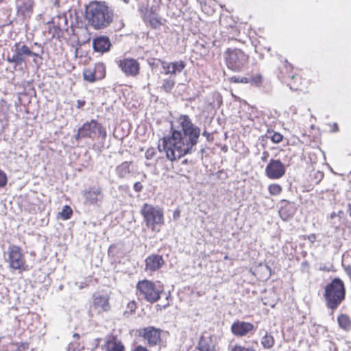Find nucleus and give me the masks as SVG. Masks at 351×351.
Masks as SVG:
<instances>
[{
    "instance_id": "obj_1",
    "label": "nucleus",
    "mask_w": 351,
    "mask_h": 351,
    "mask_svg": "<svg viewBox=\"0 0 351 351\" xmlns=\"http://www.w3.org/2000/svg\"><path fill=\"white\" fill-rule=\"evenodd\" d=\"M177 122L178 129L171 127V134L164 136L161 139L162 145H158L159 150L161 151L162 146L167 158L171 161L193 153L201 134L200 128L192 122L188 115H180Z\"/></svg>"
},
{
    "instance_id": "obj_2",
    "label": "nucleus",
    "mask_w": 351,
    "mask_h": 351,
    "mask_svg": "<svg viewBox=\"0 0 351 351\" xmlns=\"http://www.w3.org/2000/svg\"><path fill=\"white\" fill-rule=\"evenodd\" d=\"M85 16L95 29H103L112 23L114 12L105 1H91L86 7Z\"/></svg>"
},
{
    "instance_id": "obj_3",
    "label": "nucleus",
    "mask_w": 351,
    "mask_h": 351,
    "mask_svg": "<svg viewBox=\"0 0 351 351\" xmlns=\"http://www.w3.org/2000/svg\"><path fill=\"white\" fill-rule=\"evenodd\" d=\"M346 289L343 282L339 278H335L325 287L324 298L327 306L336 309L345 299Z\"/></svg>"
},
{
    "instance_id": "obj_4",
    "label": "nucleus",
    "mask_w": 351,
    "mask_h": 351,
    "mask_svg": "<svg viewBox=\"0 0 351 351\" xmlns=\"http://www.w3.org/2000/svg\"><path fill=\"white\" fill-rule=\"evenodd\" d=\"M98 137L105 139L106 132L101 124L94 119L85 122L73 136V138L77 142L82 138H88L95 140Z\"/></svg>"
},
{
    "instance_id": "obj_5",
    "label": "nucleus",
    "mask_w": 351,
    "mask_h": 351,
    "mask_svg": "<svg viewBox=\"0 0 351 351\" xmlns=\"http://www.w3.org/2000/svg\"><path fill=\"white\" fill-rule=\"evenodd\" d=\"M141 214L147 228L154 230L157 226L164 223V213L159 206L145 203L143 205Z\"/></svg>"
},
{
    "instance_id": "obj_6",
    "label": "nucleus",
    "mask_w": 351,
    "mask_h": 351,
    "mask_svg": "<svg viewBox=\"0 0 351 351\" xmlns=\"http://www.w3.org/2000/svg\"><path fill=\"white\" fill-rule=\"evenodd\" d=\"M225 58L228 68L234 71H241L248 62V56L239 49H228Z\"/></svg>"
},
{
    "instance_id": "obj_7",
    "label": "nucleus",
    "mask_w": 351,
    "mask_h": 351,
    "mask_svg": "<svg viewBox=\"0 0 351 351\" xmlns=\"http://www.w3.org/2000/svg\"><path fill=\"white\" fill-rule=\"evenodd\" d=\"M137 295L150 303L157 302L160 298L162 290L156 288V285L149 280H143L136 285Z\"/></svg>"
},
{
    "instance_id": "obj_8",
    "label": "nucleus",
    "mask_w": 351,
    "mask_h": 351,
    "mask_svg": "<svg viewBox=\"0 0 351 351\" xmlns=\"http://www.w3.org/2000/svg\"><path fill=\"white\" fill-rule=\"evenodd\" d=\"M84 204L99 206L104 199V193L101 186H94L85 189L82 191Z\"/></svg>"
},
{
    "instance_id": "obj_9",
    "label": "nucleus",
    "mask_w": 351,
    "mask_h": 351,
    "mask_svg": "<svg viewBox=\"0 0 351 351\" xmlns=\"http://www.w3.org/2000/svg\"><path fill=\"white\" fill-rule=\"evenodd\" d=\"M28 47L21 42L16 43L11 48L12 56L8 55L6 60L9 63H14L15 66L21 65L25 62L27 56Z\"/></svg>"
},
{
    "instance_id": "obj_10",
    "label": "nucleus",
    "mask_w": 351,
    "mask_h": 351,
    "mask_svg": "<svg viewBox=\"0 0 351 351\" xmlns=\"http://www.w3.org/2000/svg\"><path fill=\"white\" fill-rule=\"evenodd\" d=\"M285 166L280 160H270L265 168V175L273 180L281 178L285 176Z\"/></svg>"
},
{
    "instance_id": "obj_11",
    "label": "nucleus",
    "mask_w": 351,
    "mask_h": 351,
    "mask_svg": "<svg viewBox=\"0 0 351 351\" xmlns=\"http://www.w3.org/2000/svg\"><path fill=\"white\" fill-rule=\"evenodd\" d=\"M160 329L148 326L139 330L138 335L143 338L149 346H154L160 341Z\"/></svg>"
},
{
    "instance_id": "obj_12",
    "label": "nucleus",
    "mask_w": 351,
    "mask_h": 351,
    "mask_svg": "<svg viewBox=\"0 0 351 351\" xmlns=\"http://www.w3.org/2000/svg\"><path fill=\"white\" fill-rule=\"evenodd\" d=\"M8 261L10 266L14 269H22L25 265V259L19 247L11 245L8 247Z\"/></svg>"
},
{
    "instance_id": "obj_13",
    "label": "nucleus",
    "mask_w": 351,
    "mask_h": 351,
    "mask_svg": "<svg viewBox=\"0 0 351 351\" xmlns=\"http://www.w3.org/2000/svg\"><path fill=\"white\" fill-rule=\"evenodd\" d=\"M254 324L250 322L237 320L231 326V332L236 337H244L255 331Z\"/></svg>"
},
{
    "instance_id": "obj_14",
    "label": "nucleus",
    "mask_w": 351,
    "mask_h": 351,
    "mask_svg": "<svg viewBox=\"0 0 351 351\" xmlns=\"http://www.w3.org/2000/svg\"><path fill=\"white\" fill-rule=\"evenodd\" d=\"M93 307L98 313L107 312L110 309L109 296L107 293H95L93 296Z\"/></svg>"
},
{
    "instance_id": "obj_15",
    "label": "nucleus",
    "mask_w": 351,
    "mask_h": 351,
    "mask_svg": "<svg viewBox=\"0 0 351 351\" xmlns=\"http://www.w3.org/2000/svg\"><path fill=\"white\" fill-rule=\"evenodd\" d=\"M33 5L32 0H19L16 3L17 15L23 21L30 19L33 12Z\"/></svg>"
},
{
    "instance_id": "obj_16",
    "label": "nucleus",
    "mask_w": 351,
    "mask_h": 351,
    "mask_svg": "<svg viewBox=\"0 0 351 351\" xmlns=\"http://www.w3.org/2000/svg\"><path fill=\"white\" fill-rule=\"evenodd\" d=\"M119 67L126 75H136L138 73L139 64L134 59H124L120 61Z\"/></svg>"
},
{
    "instance_id": "obj_17",
    "label": "nucleus",
    "mask_w": 351,
    "mask_h": 351,
    "mask_svg": "<svg viewBox=\"0 0 351 351\" xmlns=\"http://www.w3.org/2000/svg\"><path fill=\"white\" fill-rule=\"evenodd\" d=\"M165 261L162 256L158 254H152L145 259V270L155 271L160 269L164 265Z\"/></svg>"
},
{
    "instance_id": "obj_18",
    "label": "nucleus",
    "mask_w": 351,
    "mask_h": 351,
    "mask_svg": "<svg viewBox=\"0 0 351 351\" xmlns=\"http://www.w3.org/2000/svg\"><path fill=\"white\" fill-rule=\"evenodd\" d=\"M93 47L95 51L105 53L110 50L111 42L106 36H99L93 40Z\"/></svg>"
},
{
    "instance_id": "obj_19",
    "label": "nucleus",
    "mask_w": 351,
    "mask_h": 351,
    "mask_svg": "<svg viewBox=\"0 0 351 351\" xmlns=\"http://www.w3.org/2000/svg\"><path fill=\"white\" fill-rule=\"evenodd\" d=\"M197 348L200 351H215V343L211 336L204 334L199 339Z\"/></svg>"
},
{
    "instance_id": "obj_20",
    "label": "nucleus",
    "mask_w": 351,
    "mask_h": 351,
    "mask_svg": "<svg viewBox=\"0 0 351 351\" xmlns=\"http://www.w3.org/2000/svg\"><path fill=\"white\" fill-rule=\"evenodd\" d=\"M130 165V162L125 161L117 166L116 169L117 176L121 178H124L128 176L131 172Z\"/></svg>"
},
{
    "instance_id": "obj_21",
    "label": "nucleus",
    "mask_w": 351,
    "mask_h": 351,
    "mask_svg": "<svg viewBox=\"0 0 351 351\" xmlns=\"http://www.w3.org/2000/svg\"><path fill=\"white\" fill-rule=\"evenodd\" d=\"M176 84L175 80L173 77L170 76L162 80V84L160 88L167 93H170Z\"/></svg>"
},
{
    "instance_id": "obj_22",
    "label": "nucleus",
    "mask_w": 351,
    "mask_h": 351,
    "mask_svg": "<svg viewBox=\"0 0 351 351\" xmlns=\"http://www.w3.org/2000/svg\"><path fill=\"white\" fill-rule=\"evenodd\" d=\"M274 343L275 341L274 337L266 332L261 339V345L265 349H269L274 346Z\"/></svg>"
},
{
    "instance_id": "obj_23",
    "label": "nucleus",
    "mask_w": 351,
    "mask_h": 351,
    "mask_svg": "<svg viewBox=\"0 0 351 351\" xmlns=\"http://www.w3.org/2000/svg\"><path fill=\"white\" fill-rule=\"evenodd\" d=\"M171 72L173 76L176 75L177 74L180 73L182 70L186 67V62L183 60H178L175 62H171Z\"/></svg>"
},
{
    "instance_id": "obj_24",
    "label": "nucleus",
    "mask_w": 351,
    "mask_h": 351,
    "mask_svg": "<svg viewBox=\"0 0 351 351\" xmlns=\"http://www.w3.org/2000/svg\"><path fill=\"white\" fill-rule=\"evenodd\" d=\"M338 323L341 328L344 330L350 329L351 326V322L349 317L346 315H341L338 317Z\"/></svg>"
},
{
    "instance_id": "obj_25",
    "label": "nucleus",
    "mask_w": 351,
    "mask_h": 351,
    "mask_svg": "<svg viewBox=\"0 0 351 351\" xmlns=\"http://www.w3.org/2000/svg\"><path fill=\"white\" fill-rule=\"evenodd\" d=\"M266 137L269 138L274 143H279L283 139V136L280 133L270 130L267 131Z\"/></svg>"
},
{
    "instance_id": "obj_26",
    "label": "nucleus",
    "mask_w": 351,
    "mask_h": 351,
    "mask_svg": "<svg viewBox=\"0 0 351 351\" xmlns=\"http://www.w3.org/2000/svg\"><path fill=\"white\" fill-rule=\"evenodd\" d=\"M106 351H125L124 346L119 341L109 343Z\"/></svg>"
},
{
    "instance_id": "obj_27",
    "label": "nucleus",
    "mask_w": 351,
    "mask_h": 351,
    "mask_svg": "<svg viewBox=\"0 0 351 351\" xmlns=\"http://www.w3.org/2000/svg\"><path fill=\"white\" fill-rule=\"evenodd\" d=\"M268 190L271 195H278L282 191V187L278 184H271L269 186Z\"/></svg>"
},
{
    "instance_id": "obj_28",
    "label": "nucleus",
    "mask_w": 351,
    "mask_h": 351,
    "mask_svg": "<svg viewBox=\"0 0 351 351\" xmlns=\"http://www.w3.org/2000/svg\"><path fill=\"white\" fill-rule=\"evenodd\" d=\"M171 62H168L167 61H161V66L164 70V73L165 75H170V76L173 77V74L171 72Z\"/></svg>"
},
{
    "instance_id": "obj_29",
    "label": "nucleus",
    "mask_w": 351,
    "mask_h": 351,
    "mask_svg": "<svg viewBox=\"0 0 351 351\" xmlns=\"http://www.w3.org/2000/svg\"><path fill=\"white\" fill-rule=\"evenodd\" d=\"M60 214L63 219H69L72 215V210L69 206H64Z\"/></svg>"
},
{
    "instance_id": "obj_30",
    "label": "nucleus",
    "mask_w": 351,
    "mask_h": 351,
    "mask_svg": "<svg viewBox=\"0 0 351 351\" xmlns=\"http://www.w3.org/2000/svg\"><path fill=\"white\" fill-rule=\"evenodd\" d=\"M83 76L85 80L90 82H94L96 80L95 73L89 70L84 71Z\"/></svg>"
},
{
    "instance_id": "obj_31",
    "label": "nucleus",
    "mask_w": 351,
    "mask_h": 351,
    "mask_svg": "<svg viewBox=\"0 0 351 351\" xmlns=\"http://www.w3.org/2000/svg\"><path fill=\"white\" fill-rule=\"evenodd\" d=\"M230 351H256L254 348L251 346L245 347L241 345L233 346Z\"/></svg>"
},
{
    "instance_id": "obj_32",
    "label": "nucleus",
    "mask_w": 351,
    "mask_h": 351,
    "mask_svg": "<svg viewBox=\"0 0 351 351\" xmlns=\"http://www.w3.org/2000/svg\"><path fill=\"white\" fill-rule=\"evenodd\" d=\"M248 80H250L249 84H254L256 85H260L262 83L263 77L261 74H257L254 76H250V77H248Z\"/></svg>"
},
{
    "instance_id": "obj_33",
    "label": "nucleus",
    "mask_w": 351,
    "mask_h": 351,
    "mask_svg": "<svg viewBox=\"0 0 351 351\" xmlns=\"http://www.w3.org/2000/svg\"><path fill=\"white\" fill-rule=\"evenodd\" d=\"M250 80L247 77H236L233 76L230 78V82L234 83H243V84H248L250 83Z\"/></svg>"
},
{
    "instance_id": "obj_34",
    "label": "nucleus",
    "mask_w": 351,
    "mask_h": 351,
    "mask_svg": "<svg viewBox=\"0 0 351 351\" xmlns=\"http://www.w3.org/2000/svg\"><path fill=\"white\" fill-rule=\"evenodd\" d=\"M82 347L76 341L71 342L67 348V351H82Z\"/></svg>"
},
{
    "instance_id": "obj_35",
    "label": "nucleus",
    "mask_w": 351,
    "mask_h": 351,
    "mask_svg": "<svg viewBox=\"0 0 351 351\" xmlns=\"http://www.w3.org/2000/svg\"><path fill=\"white\" fill-rule=\"evenodd\" d=\"M324 178V173L322 171H316L314 172L312 178L313 182L315 184H319Z\"/></svg>"
},
{
    "instance_id": "obj_36",
    "label": "nucleus",
    "mask_w": 351,
    "mask_h": 351,
    "mask_svg": "<svg viewBox=\"0 0 351 351\" xmlns=\"http://www.w3.org/2000/svg\"><path fill=\"white\" fill-rule=\"evenodd\" d=\"M7 183L6 174L0 170V188L3 187Z\"/></svg>"
},
{
    "instance_id": "obj_37",
    "label": "nucleus",
    "mask_w": 351,
    "mask_h": 351,
    "mask_svg": "<svg viewBox=\"0 0 351 351\" xmlns=\"http://www.w3.org/2000/svg\"><path fill=\"white\" fill-rule=\"evenodd\" d=\"M279 215L283 220H287L289 217V215L287 214L286 209L283 208L279 210Z\"/></svg>"
},
{
    "instance_id": "obj_38",
    "label": "nucleus",
    "mask_w": 351,
    "mask_h": 351,
    "mask_svg": "<svg viewBox=\"0 0 351 351\" xmlns=\"http://www.w3.org/2000/svg\"><path fill=\"white\" fill-rule=\"evenodd\" d=\"M343 267L346 274L351 278V265L343 264Z\"/></svg>"
},
{
    "instance_id": "obj_39",
    "label": "nucleus",
    "mask_w": 351,
    "mask_h": 351,
    "mask_svg": "<svg viewBox=\"0 0 351 351\" xmlns=\"http://www.w3.org/2000/svg\"><path fill=\"white\" fill-rule=\"evenodd\" d=\"M142 189H143V185L141 184V182H138L134 184V189L135 191L140 192V191H141Z\"/></svg>"
},
{
    "instance_id": "obj_40",
    "label": "nucleus",
    "mask_w": 351,
    "mask_h": 351,
    "mask_svg": "<svg viewBox=\"0 0 351 351\" xmlns=\"http://www.w3.org/2000/svg\"><path fill=\"white\" fill-rule=\"evenodd\" d=\"M27 56L38 57L40 59H42V57L39 54L32 51L29 47H28V51H27Z\"/></svg>"
},
{
    "instance_id": "obj_41",
    "label": "nucleus",
    "mask_w": 351,
    "mask_h": 351,
    "mask_svg": "<svg viewBox=\"0 0 351 351\" xmlns=\"http://www.w3.org/2000/svg\"><path fill=\"white\" fill-rule=\"evenodd\" d=\"M284 66H285V69L287 70V72H289L293 69V66L291 64H289L287 60H285L284 63Z\"/></svg>"
},
{
    "instance_id": "obj_42",
    "label": "nucleus",
    "mask_w": 351,
    "mask_h": 351,
    "mask_svg": "<svg viewBox=\"0 0 351 351\" xmlns=\"http://www.w3.org/2000/svg\"><path fill=\"white\" fill-rule=\"evenodd\" d=\"M85 101L84 100H77L76 107L79 109L82 108L85 105Z\"/></svg>"
},
{
    "instance_id": "obj_43",
    "label": "nucleus",
    "mask_w": 351,
    "mask_h": 351,
    "mask_svg": "<svg viewBox=\"0 0 351 351\" xmlns=\"http://www.w3.org/2000/svg\"><path fill=\"white\" fill-rule=\"evenodd\" d=\"M202 136H205L208 141H210L211 134L206 130L202 132Z\"/></svg>"
},
{
    "instance_id": "obj_44",
    "label": "nucleus",
    "mask_w": 351,
    "mask_h": 351,
    "mask_svg": "<svg viewBox=\"0 0 351 351\" xmlns=\"http://www.w3.org/2000/svg\"><path fill=\"white\" fill-rule=\"evenodd\" d=\"M133 351H148V350L142 346H138Z\"/></svg>"
},
{
    "instance_id": "obj_45",
    "label": "nucleus",
    "mask_w": 351,
    "mask_h": 351,
    "mask_svg": "<svg viewBox=\"0 0 351 351\" xmlns=\"http://www.w3.org/2000/svg\"><path fill=\"white\" fill-rule=\"evenodd\" d=\"M269 157V153L267 151L263 152L261 160L263 161H266Z\"/></svg>"
},
{
    "instance_id": "obj_46",
    "label": "nucleus",
    "mask_w": 351,
    "mask_h": 351,
    "mask_svg": "<svg viewBox=\"0 0 351 351\" xmlns=\"http://www.w3.org/2000/svg\"><path fill=\"white\" fill-rule=\"evenodd\" d=\"M26 348H27V344H26V345L23 344V345H21V346H19V347L17 348L16 351H23V350H25V349H26Z\"/></svg>"
},
{
    "instance_id": "obj_47",
    "label": "nucleus",
    "mask_w": 351,
    "mask_h": 351,
    "mask_svg": "<svg viewBox=\"0 0 351 351\" xmlns=\"http://www.w3.org/2000/svg\"><path fill=\"white\" fill-rule=\"evenodd\" d=\"M153 154H154L153 152H150L149 150H147L145 154L146 158L147 159L152 158Z\"/></svg>"
},
{
    "instance_id": "obj_48",
    "label": "nucleus",
    "mask_w": 351,
    "mask_h": 351,
    "mask_svg": "<svg viewBox=\"0 0 351 351\" xmlns=\"http://www.w3.org/2000/svg\"><path fill=\"white\" fill-rule=\"evenodd\" d=\"M301 265L302 268H308L309 267V264L306 261H303Z\"/></svg>"
},
{
    "instance_id": "obj_49",
    "label": "nucleus",
    "mask_w": 351,
    "mask_h": 351,
    "mask_svg": "<svg viewBox=\"0 0 351 351\" xmlns=\"http://www.w3.org/2000/svg\"><path fill=\"white\" fill-rule=\"evenodd\" d=\"M336 217H337V213H335V212L331 213H330V218L331 219H335V218Z\"/></svg>"
},
{
    "instance_id": "obj_50",
    "label": "nucleus",
    "mask_w": 351,
    "mask_h": 351,
    "mask_svg": "<svg viewBox=\"0 0 351 351\" xmlns=\"http://www.w3.org/2000/svg\"><path fill=\"white\" fill-rule=\"evenodd\" d=\"M319 270L324 271H329L330 269L326 266L319 267Z\"/></svg>"
},
{
    "instance_id": "obj_51",
    "label": "nucleus",
    "mask_w": 351,
    "mask_h": 351,
    "mask_svg": "<svg viewBox=\"0 0 351 351\" xmlns=\"http://www.w3.org/2000/svg\"><path fill=\"white\" fill-rule=\"evenodd\" d=\"M343 214V211L339 210L337 215V217H339V219H341V215H342Z\"/></svg>"
},
{
    "instance_id": "obj_52",
    "label": "nucleus",
    "mask_w": 351,
    "mask_h": 351,
    "mask_svg": "<svg viewBox=\"0 0 351 351\" xmlns=\"http://www.w3.org/2000/svg\"><path fill=\"white\" fill-rule=\"evenodd\" d=\"M348 207H349V214H350V216L351 217V202L349 203Z\"/></svg>"
},
{
    "instance_id": "obj_53",
    "label": "nucleus",
    "mask_w": 351,
    "mask_h": 351,
    "mask_svg": "<svg viewBox=\"0 0 351 351\" xmlns=\"http://www.w3.org/2000/svg\"><path fill=\"white\" fill-rule=\"evenodd\" d=\"M73 337H74L75 339H77L79 338V335H78V334H77V333H75V334L73 335Z\"/></svg>"
},
{
    "instance_id": "obj_54",
    "label": "nucleus",
    "mask_w": 351,
    "mask_h": 351,
    "mask_svg": "<svg viewBox=\"0 0 351 351\" xmlns=\"http://www.w3.org/2000/svg\"><path fill=\"white\" fill-rule=\"evenodd\" d=\"M204 152H205V149H204V148H202V149H200V153H201L202 154H203L204 153Z\"/></svg>"
},
{
    "instance_id": "obj_55",
    "label": "nucleus",
    "mask_w": 351,
    "mask_h": 351,
    "mask_svg": "<svg viewBox=\"0 0 351 351\" xmlns=\"http://www.w3.org/2000/svg\"><path fill=\"white\" fill-rule=\"evenodd\" d=\"M186 162H187V160H186V159H185V160L182 162V163H183V164H185V163H186Z\"/></svg>"
},
{
    "instance_id": "obj_56",
    "label": "nucleus",
    "mask_w": 351,
    "mask_h": 351,
    "mask_svg": "<svg viewBox=\"0 0 351 351\" xmlns=\"http://www.w3.org/2000/svg\"><path fill=\"white\" fill-rule=\"evenodd\" d=\"M335 127H336V129L334 131H337V124H335Z\"/></svg>"
},
{
    "instance_id": "obj_57",
    "label": "nucleus",
    "mask_w": 351,
    "mask_h": 351,
    "mask_svg": "<svg viewBox=\"0 0 351 351\" xmlns=\"http://www.w3.org/2000/svg\"><path fill=\"white\" fill-rule=\"evenodd\" d=\"M130 0H123L124 2L128 3Z\"/></svg>"
},
{
    "instance_id": "obj_58",
    "label": "nucleus",
    "mask_w": 351,
    "mask_h": 351,
    "mask_svg": "<svg viewBox=\"0 0 351 351\" xmlns=\"http://www.w3.org/2000/svg\"><path fill=\"white\" fill-rule=\"evenodd\" d=\"M290 77H291V79H293V78L295 77V76L293 75H291V76H290Z\"/></svg>"
},
{
    "instance_id": "obj_59",
    "label": "nucleus",
    "mask_w": 351,
    "mask_h": 351,
    "mask_svg": "<svg viewBox=\"0 0 351 351\" xmlns=\"http://www.w3.org/2000/svg\"><path fill=\"white\" fill-rule=\"evenodd\" d=\"M224 258H225V259H228V256H226L224 257Z\"/></svg>"
},
{
    "instance_id": "obj_60",
    "label": "nucleus",
    "mask_w": 351,
    "mask_h": 351,
    "mask_svg": "<svg viewBox=\"0 0 351 351\" xmlns=\"http://www.w3.org/2000/svg\"><path fill=\"white\" fill-rule=\"evenodd\" d=\"M176 216H178V214H174L173 217H176Z\"/></svg>"
},
{
    "instance_id": "obj_61",
    "label": "nucleus",
    "mask_w": 351,
    "mask_h": 351,
    "mask_svg": "<svg viewBox=\"0 0 351 351\" xmlns=\"http://www.w3.org/2000/svg\"><path fill=\"white\" fill-rule=\"evenodd\" d=\"M176 216H178V214H174L173 217H176Z\"/></svg>"
},
{
    "instance_id": "obj_62",
    "label": "nucleus",
    "mask_w": 351,
    "mask_h": 351,
    "mask_svg": "<svg viewBox=\"0 0 351 351\" xmlns=\"http://www.w3.org/2000/svg\"><path fill=\"white\" fill-rule=\"evenodd\" d=\"M2 1H3V0H0V3L2 2Z\"/></svg>"
}]
</instances>
